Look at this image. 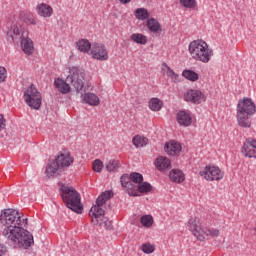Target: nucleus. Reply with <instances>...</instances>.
I'll return each mask as SVG.
<instances>
[{"label":"nucleus","mask_w":256,"mask_h":256,"mask_svg":"<svg viewBox=\"0 0 256 256\" xmlns=\"http://www.w3.org/2000/svg\"><path fill=\"white\" fill-rule=\"evenodd\" d=\"M107 171L110 173L119 169V160H110L106 165Z\"/></svg>","instance_id":"obj_34"},{"label":"nucleus","mask_w":256,"mask_h":256,"mask_svg":"<svg viewBox=\"0 0 256 256\" xmlns=\"http://www.w3.org/2000/svg\"><path fill=\"white\" fill-rule=\"evenodd\" d=\"M256 113V105L253 99L244 97L238 101L236 107V119L239 127L244 129L251 128V121L253 115Z\"/></svg>","instance_id":"obj_3"},{"label":"nucleus","mask_w":256,"mask_h":256,"mask_svg":"<svg viewBox=\"0 0 256 256\" xmlns=\"http://www.w3.org/2000/svg\"><path fill=\"white\" fill-rule=\"evenodd\" d=\"M188 51L195 61H201L202 63H209L211 56L213 55V49L209 48L207 42L203 40H194L190 42Z\"/></svg>","instance_id":"obj_5"},{"label":"nucleus","mask_w":256,"mask_h":256,"mask_svg":"<svg viewBox=\"0 0 256 256\" xmlns=\"http://www.w3.org/2000/svg\"><path fill=\"white\" fill-rule=\"evenodd\" d=\"M36 11L40 17H51L53 15V8L45 3H41L36 7Z\"/></svg>","instance_id":"obj_20"},{"label":"nucleus","mask_w":256,"mask_h":256,"mask_svg":"<svg viewBox=\"0 0 256 256\" xmlns=\"http://www.w3.org/2000/svg\"><path fill=\"white\" fill-rule=\"evenodd\" d=\"M75 159L69 152H59L55 160H49L46 167V175L48 177H55L59 167H71Z\"/></svg>","instance_id":"obj_6"},{"label":"nucleus","mask_w":256,"mask_h":256,"mask_svg":"<svg viewBox=\"0 0 256 256\" xmlns=\"http://www.w3.org/2000/svg\"><path fill=\"white\" fill-rule=\"evenodd\" d=\"M182 77H184V79H187L188 81H199V74L193 70H183L182 72Z\"/></svg>","instance_id":"obj_25"},{"label":"nucleus","mask_w":256,"mask_h":256,"mask_svg":"<svg viewBox=\"0 0 256 256\" xmlns=\"http://www.w3.org/2000/svg\"><path fill=\"white\" fill-rule=\"evenodd\" d=\"M176 119L182 127H189L193 123L191 112L186 110H180L176 115Z\"/></svg>","instance_id":"obj_16"},{"label":"nucleus","mask_w":256,"mask_h":256,"mask_svg":"<svg viewBox=\"0 0 256 256\" xmlns=\"http://www.w3.org/2000/svg\"><path fill=\"white\" fill-rule=\"evenodd\" d=\"M0 223L5 226L2 235L7 239L6 243L13 249H29L35 245L33 234L22 227L19 211L3 210L0 215Z\"/></svg>","instance_id":"obj_1"},{"label":"nucleus","mask_w":256,"mask_h":256,"mask_svg":"<svg viewBox=\"0 0 256 256\" xmlns=\"http://www.w3.org/2000/svg\"><path fill=\"white\" fill-rule=\"evenodd\" d=\"M170 78L172 79V81H174V83H179V74L174 72L173 75L170 76Z\"/></svg>","instance_id":"obj_42"},{"label":"nucleus","mask_w":256,"mask_h":256,"mask_svg":"<svg viewBox=\"0 0 256 256\" xmlns=\"http://www.w3.org/2000/svg\"><path fill=\"white\" fill-rule=\"evenodd\" d=\"M7 253V246L5 244H0V256L5 255Z\"/></svg>","instance_id":"obj_40"},{"label":"nucleus","mask_w":256,"mask_h":256,"mask_svg":"<svg viewBox=\"0 0 256 256\" xmlns=\"http://www.w3.org/2000/svg\"><path fill=\"white\" fill-rule=\"evenodd\" d=\"M24 101L28 107L38 111V109H41L43 97L41 96V92L37 91L35 85L31 84V86L24 91Z\"/></svg>","instance_id":"obj_10"},{"label":"nucleus","mask_w":256,"mask_h":256,"mask_svg":"<svg viewBox=\"0 0 256 256\" xmlns=\"http://www.w3.org/2000/svg\"><path fill=\"white\" fill-rule=\"evenodd\" d=\"M120 183L122 185V189L130 195V197H141V194L137 192V185L133 184L131 180V175L123 174L120 178Z\"/></svg>","instance_id":"obj_12"},{"label":"nucleus","mask_w":256,"mask_h":256,"mask_svg":"<svg viewBox=\"0 0 256 256\" xmlns=\"http://www.w3.org/2000/svg\"><path fill=\"white\" fill-rule=\"evenodd\" d=\"M140 223L143 225V227H146L147 229L151 228L153 226V216L151 215L141 216Z\"/></svg>","instance_id":"obj_32"},{"label":"nucleus","mask_w":256,"mask_h":256,"mask_svg":"<svg viewBox=\"0 0 256 256\" xmlns=\"http://www.w3.org/2000/svg\"><path fill=\"white\" fill-rule=\"evenodd\" d=\"M84 101L88 105H92L93 107H97L99 105V97L94 93H86L84 95Z\"/></svg>","instance_id":"obj_24"},{"label":"nucleus","mask_w":256,"mask_h":256,"mask_svg":"<svg viewBox=\"0 0 256 256\" xmlns=\"http://www.w3.org/2000/svg\"><path fill=\"white\" fill-rule=\"evenodd\" d=\"M146 27L151 33H159V31H161V24L155 18L148 19L146 21Z\"/></svg>","instance_id":"obj_22"},{"label":"nucleus","mask_w":256,"mask_h":256,"mask_svg":"<svg viewBox=\"0 0 256 256\" xmlns=\"http://www.w3.org/2000/svg\"><path fill=\"white\" fill-rule=\"evenodd\" d=\"M155 167L158 169V171H166V169H169L171 167V160L165 156H159L155 160Z\"/></svg>","instance_id":"obj_19"},{"label":"nucleus","mask_w":256,"mask_h":256,"mask_svg":"<svg viewBox=\"0 0 256 256\" xmlns=\"http://www.w3.org/2000/svg\"><path fill=\"white\" fill-rule=\"evenodd\" d=\"M119 2H120L122 5H127V4L131 3V0H119Z\"/></svg>","instance_id":"obj_43"},{"label":"nucleus","mask_w":256,"mask_h":256,"mask_svg":"<svg viewBox=\"0 0 256 256\" xmlns=\"http://www.w3.org/2000/svg\"><path fill=\"white\" fill-rule=\"evenodd\" d=\"M21 225H22V226H23V225H27V218L22 219Z\"/></svg>","instance_id":"obj_44"},{"label":"nucleus","mask_w":256,"mask_h":256,"mask_svg":"<svg viewBox=\"0 0 256 256\" xmlns=\"http://www.w3.org/2000/svg\"><path fill=\"white\" fill-rule=\"evenodd\" d=\"M69 75L66 78L67 83H70L74 89L79 93L85 86V70L79 67H72L69 71Z\"/></svg>","instance_id":"obj_9"},{"label":"nucleus","mask_w":256,"mask_h":256,"mask_svg":"<svg viewBox=\"0 0 256 256\" xmlns=\"http://www.w3.org/2000/svg\"><path fill=\"white\" fill-rule=\"evenodd\" d=\"M111 197H113V191L102 192V194L96 199V203H98V205H103L104 203H107Z\"/></svg>","instance_id":"obj_30"},{"label":"nucleus","mask_w":256,"mask_h":256,"mask_svg":"<svg viewBox=\"0 0 256 256\" xmlns=\"http://www.w3.org/2000/svg\"><path fill=\"white\" fill-rule=\"evenodd\" d=\"M131 41L137 43V45H147V36L141 33H134L130 36Z\"/></svg>","instance_id":"obj_26"},{"label":"nucleus","mask_w":256,"mask_h":256,"mask_svg":"<svg viewBox=\"0 0 256 256\" xmlns=\"http://www.w3.org/2000/svg\"><path fill=\"white\" fill-rule=\"evenodd\" d=\"M76 45L82 53H87V51L91 50V42L87 39H81Z\"/></svg>","instance_id":"obj_28"},{"label":"nucleus","mask_w":256,"mask_h":256,"mask_svg":"<svg viewBox=\"0 0 256 256\" xmlns=\"http://www.w3.org/2000/svg\"><path fill=\"white\" fill-rule=\"evenodd\" d=\"M59 191L61 192L62 200L65 202L66 207L74 213H83V206L81 205V194L73 188L65 184H59Z\"/></svg>","instance_id":"obj_4"},{"label":"nucleus","mask_w":256,"mask_h":256,"mask_svg":"<svg viewBox=\"0 0 256 256\" xmlns=\"http://www.w3.org/2000/svg\"><path fill=\"white\" fill-rule=\"evenodd\" d=\"M132 143L134 147H145V145H147V143H149V139H147L146 137H141L139 135L134 136L132 139Z\"/></svg>","instance_id":"obj_29"},{"label":"nucleus","mask_w":256,"mask_h":256,"mask_svg":"<svg viewBox=\"0 0 256 256\" xmlns=\"http://www.w3.org/2000/svg\"><path fill=\"white\" fill-rule=\"evenodd\" d=\"M170 181L174 183H183L185 181V174L181 170H171L169 173Z\"/></svg>","instance_id":"obj_21"},{"label":"nucleus","mask_w":256,"mask_h":256,"mask_svg":"<svg viewBox=\"0 0 256 256\" xmlns=\"http://www.w3.org/2000/svg\"><path fill=\"white\" fill-rule=\"evenodd\" d=\"M179 3L185 9H195L197 7V0H179Z\"/></svg>","instance_id":"obj_33"},{"label":"nucleus","mask_w":256,"mask_h":256,"mask_svg":"<svg viewBox=\"0 0 256 256\" xmlns=\"http://www.w3.org/2000/svg\"><path fill=\"white\" fill-rule=\"evenodd\" d=\"M54 87H56L62 95H67V93L71 92V86L61 78H56L54 80Z\"/></svg>","instance_id":"obj_18"},{"label":"nucleus","mask_w":256,"mask_h":256,"mask_svg":"<svg viewBox=\"0 0 256 256\" xmlns=\"http://www.w3.org/2000/svg\"><path fill=\"white\" fill-rule=\"evenodd\" d=\"M200 177H204L206 181H221L223 179V172L218 166L207 165L199 172Z\"/></svg>","instance_id":"obj_11"},{"label":"nucleus","mask_w":256,"mask_h":256,"mask_svg":"<svg viewBox=\"0 0 256 256\" xmlns=\"http://www.w3.org/2000/svg\"><path fill=\"white\" fill-rule=\"evenodd\" d=\"M90 55L93 59L97 61H107L109 59V54L107 53V48L103 44L96 43L90 50Z\"/></svg>","instance_id":"obj_13"},{"label":"nucleus","mask_w":256,"mask_h":256,"mask_svg":"<svg viewBox=\"0 0 256 256\" xmlns=\"http://www.w3.org/2000/svg\"><path fill=\"white\" fill-rule=\"evenodd\" d=\"M136 191L138 195H140V193L147 195L148 193H151V191H153V186L149 182L142 181L140 184L136 185Z\"/></svg>","instance_id":"obj_23"},{"label":"nucleus","mask_w":256,"mask_h":256,"mask_svg":"<svg viewBox=\"0 0 256 256\" xmlns=\"http://www.w3.org/2000/svg\"><path fill=\"white\" fill-rule=\"evenodd\" d=\"M4 33L7 35L10 43L20 41L22 51H24L26 55H33L35 45L33 44V40L29 38V32L25 30V28L17 27L15 25L6 26V28H4Z\"/></svg>","instance_id":"obj_2"},{"label":"nucleus","mask_w":256,"mask_h":256,"mask_svg":"<svg viewBox=\"0 0 256 256\" xmlns=\"http://www.w3.org/2000/svg\"><path fill=\"white\" fill-rule=\"evenodd\" d=\"M92 168L95 173H101L103 171V162L99 159L94 160Z\"/></svg>","instance_id":"obj_36"},{"label":"nucleus","mask_w":256,"mask_h":256,"mask_svg":"<svg viewBox=\"0 0 256 256\" xmlns=\"http://www.w3.org/2000/svg\"><path fill=\"white\" fill-rule=\"evenodd\" d=\"M3 129H5V118L0 114V131H3Z\"/></svg>","instance_id":"obj_39"},{"label":"nucleus","mask_w":256,"mask_h":256,"mask_svg":"<svg viewBox=\"0 0 256 256\" xmlns=\"http://www.w3.org/2000/svg\"><path fill=\"white\" fill-rule=\"evenodd\" d=\"M205 99V94L200 90L190 89L184 94V100L188 103L199 105Z\"/></svg>","instance_id":"obj_14"},{"label":"nucleus","mask_w":256,"mask_h":256,"mask_svg":"<svg viewBox=\"0 0 256 256\" xmlns=\"http://www.w3.org/2000/svg\"><path fill=\"white\" fill-rule=\"evenodd\" d=\"M181 144L179 142H167L165 144L164 150L167 155H171L172 157L181 153Z\"/></svg>","instance_id":"obj_17"},{"label":"nucleus","mask_w":256,"mask_h":256,"mask_svg":"<svg viewBox=\"0 0 256 256\" xmlns=\"http://www.w3.org/2000/svg\"><path fill=\"white\" fill-rule=\"evenodd\" d=\"M28 23H30V25H37V23L35 22V20H29Z\"/></svg>","instance_id":"obj_45"},{"label":"nucleus","mask_w":256,"mask_h":256,"mask_svg":"<svg viewBox=\"0 0 256 256\" xmlns=\"http://www.w3.org/2000/svg\"><path fill=\"white\" fill-rule=\"evenodd\" d=\"M142 251L143 253L150 254L153 253V251H155V247L151 244H143Z\"/></svg>","instance_id":"obj_38"},{"label":"nucleus","mask_w":256,"mask_h":256,"mask_svg":"<svg viewBox=\"0 0 256 256\" xmlns=\"http://www.w3.org/2000/svg\"><path fill=\"white\" fill-rule=\"evenodd\" d=\"M131 181L132 183H136L140 185V183L143 181V174L139 172H132L130 173Z\"/></svg>","instance_id":"obj_35"},{"label":"nucleus","mask_w":256,"mask_h":256,"mask_svg":"<svg viewBox=\"0 0 256 256\" xmlns=\"http://www.w3.org/2000/svg\"><path fill=\"white\" fill-rule=\"evenodd\" d=\"M188 229L193 233L194 237H196L198 241H205V237H219V229L203 228L199 218L190 219L188 222Z\"/></svg>","instance_id":"obj_7"},{"label":"nucleus","mask_w":256,"mask_h":256,"mask_svg":"<svg viewBox=\"0 0 256 256\" xmlns=\"http://www.w3.org/2000/svg\"><path fill=\"white\" fill-rule=\"evenodd\" d=\"M242 153L249 159H256V140L253 138L246 139L242 146Z\"/></svg>","instance_id":"obj_15"},{"label":"nucleus","mask_w":256,"mask_h":256,"mask_svg":"<svg viewBox=\"0 0 256 256\" xmlns=\"http://www.w3.org/2000/svg\"><path fill=\"white\" fill-rule=\"evenodd\" d=\"M7 79V69L5 67L0 66V85L1 83H5Z\"/></svg>","instance_id":"obj_37"},{"label":"nucleus","mask_w":256,"mask_h":256,"mask_svg":"<svg viewBox=\"0 0 256 256\" xmlns=\"http://www.w3.org/2000/svg\"><path fill=\"white\" fill-rule=\"evenodd\" d=\"M165 67H167V75L168 77H172L173 74L175 73V71H173V69H171V67H169L166 63L163 64Z\"/></svg>","instance_id":"obj_41"},{"label":"nucleus","mask_w":256,"mask_h":256,"mask_svg":"<svg viewBox=\"0 0 256 256\" xmlns=\"http://www.w3.org/2000/svg\"><path fill=\"white\" fill-rule=\"evenodd\" d=\"M103 204L96 203L95 206H92L89 211V216L92 217L93 225H98L99 227H105L108 231L113 229V223L109 221V218L104 217L105 210H103Z\"/></svg>","instance_id":"obj_8"},{"label":"nucleus","mask_w":256,"mask_h":256,"mask_svg":"<svg viewBox=\"0 0 256 256\" xmlns=\"http://www.w3.org/2000/svg\"><path fill=\"white\" fill-rule=\"evenodd\" d=\"M163 107V102L159 100V98H152L149 101V108L151 111H161V108Z\"/></svg>","instance_id":"obj_31"},{"label":"nucleus","mask_w":256,"mask_h":256,"mask_svg":"<svg viewBox=\"0 0 256 256\" xmlns=\"http://www.w3.org/2000/svg\"><path fill=\"white\" fill-rule=\"evenodd\" d=\"M134 15L138 21H145L146 19H149V11L145 8L136 9Z\"/></svg>","instance_id":"obj_27"}]
</instances>
